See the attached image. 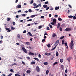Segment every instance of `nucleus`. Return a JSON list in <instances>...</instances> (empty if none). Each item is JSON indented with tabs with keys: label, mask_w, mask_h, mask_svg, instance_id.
<instances>
[{
	"label": "nucleus",
	"mask_w": 76,
	"mask_h": 76,
	"mask_svg": "<svg viewBox=\"0 0 76 76\" xmlns=\"http://www.w3.org/2000/svg\"><path fill=\"white\" fill-rule=\"evenodd\" d=\"M59 43V40H57L56 42H55L54 44L55 47L52 49V50H55L56 49V47L57 46L58 44Z\"/></svg>",
	"instance_id": "1"
},
{
	"label": "nucleus",
	"mask_w": 76,
	"mask_h": 76,
	"mask_svg": "<svg viewBox=\"0 0 76 76\" xmlns=\"http://www.w3.org/2000/svg\"><path fill=\"white\" fill-rule=\"evenodd\" d=\"M36 70L37 72H39V71H40V70L39 69V68L38 66H37L36 67Z\"/></svg>",
	"instance_id": "2"
},
{
	"label": "nucleus",
	"mask_w": 76,
	"mask_h": 76,
	"mask_svg": "<svg viewBox=\"0 0 76 76\" xmlns=\"http://www.w3.org/2000/svg\"><path fill=\"white\" fill-rule=\"evenodd\" d=\"M73 46L74 47V45L69 44V48L71 50H73Z\"/></svg>",
	"instance_id": "3"
},
{
	"label": "nucleus",
	"mask_w": 76,
	"mask_h": 76,
	"mask_svg": "<svg viewBox=\"0 0 76 76\" xmlns=\"http://www.w3.org/2000/svg\"><path fill=\"white\" fill-rule=\"evenodd\" d=\"M22 50H23L24 52H25V53H27V50H26V49L24 47L22 48Z\"/></svg>",
	"instance_id": "4"
},
{
	"label": "nucleus",
	"mask_w": 76,
	"mask_h": 76,
	"mask_svg": "<svg viewBox=\"0 0 76 76\" xmlns=\"http://www.w3.org/2000/svg\"><path fill=\"white\" fill-rule=\"evenodd\" d=\"M72 29L70 28H66L65 29V31H71Z\"/></svg>",
	"instance_id": "5"
},
{
	"label": "nucleus",
	"mask_w": 76,
	"mask_h": 76,
	"mask_svg": "<svg viewBox=\"0 0 76 76\" xmlns=\"http://www.w3.org/2000/svg\"><path fill=\"white\" fill-rule=\"evenodd\" d=\"M45 55L46 56H50L51 55V53H45Z\"/></svg>",
	"instance_id": "6"
},
{
	"label": "nucleus",
	"mask_w": 76,
	"mask_h": 76,
	"mask_svg": "<svg viewBox=\"0 0 76 76\" xmlns=\"http://www.w3.org/2000/svg\"><path fill=\"white\" fill-rule=\"evenodd\" d=\"M72 58V57H69V58H67V60L68 61L69 63L70 62V59Z\"/></svg>",
	"instance_id": "7"
},
{
	"label": "nucleus",
	"mask_w": 76,
	"mask_h": 76,
	"mask_svg": "<svg viewBox=\"0 0 76 76\" xmlns=\"http://www.w3.org/2000/svg\"><path fill=\"white\" fill-rule=\"evenodd\" d=\"M28 54H29V55H32V56H34V53L32 52L29 53Z\"/></svg>",
	"instance_id": "8"
},
{
	"label": "nucleus",
	"mask_w": 76,
	"mask_h": 76,
	"mask_svg": "<svg viewBox=\"0 0 76 76\" xmlns=\"http://www.w3.org/2000/svg\"><path fill=\"white\" fill-rule=\"evenodd\" d=\"M43 7L45 8V9H46V8L48 7V6L46 4H45L43 5Z\"/></svg>",
	"instance_id": "9"
},
{
	"label": "nucleus",
	"mask_w": 76,
	"mask_h": 76,
	"mask_svg": "<svg viewBox=\"0 0 76 76\" xmlns=\"http://www.w3.org/2000/svg\"><path fill=\"white\" fill-rule=\"evenodd\" d=\"M60 23H58L57 25V28L58 29L59 28V27L60 26Z\"/></svg>",
	"instance_id": "10"
},
{
	"label": "nucleus",
	"mask_w": 76,
	"mask_h": 76,
	"mask_svg": "<svg viewBox=\"0 0 76 76\" xmlns=\"http://www.w3.org/2000/svg\"><path fill=\"white\" fill-rule=\"evenodd\" d=\"M53 22H54L55 23H56V19L54 18L53 20Z\"/></svg>",
	"instance_id": "11"
},
{
	"label": "nucleus",
	"mask_w": 76,
	"mask_h": 76,
	"mask_svg": "<svg viewBox=\"0 0 76 76\" xmlns=\"http://www.w3.org/2000/svg\"><path fill=\"white\" fill-rule=\"evenodd\" d=\"M59 9H60V7H56L55 8V10H58Z\"/></svg>",
	"instance_id": "12"
},
{
	"label": "nucleus",
	"mask_w": 76,
	"mask_h": 76,
	"mask_svg": "<svg viewBox=\"0 0 76 76\" xmlns=\"http://www.w3.org/2000/svg\"><path fill=\"white\" fill-rule=\"evenodd\" d=\"M73 42H74V41L73 40L71 41V42L69 44L74 45L73 44Z\"/></svg>",
	"instance_id": "13"
},
{
	"label": "nucleus",
	"mask_w": 76,
	"mask_h": 76,
	"mask_svg": "<svg viewBox=\"0 0 76 76\" xmlns=\"http://www.w3.org/2000/svg\"><path fill=\"white\" fill-rule=\"evenodd\" d=\"M49 73V71L48 70H47L46 71V75H48Z\"/></svg>",
	"instance_id": "14"
},
{
	"label": "nucleus",
	"mask_w": 76,
	"mask_h": 76,
	"mask_svg": "<svg viewBox=\"0 0 76 76\" xmlns=\"http://www.w3.org/2000/svg\"><path fill=\"white\" fill-rule=\"evenodd\" d=\"M56 36V34L55 33L53 34L52 37H55Z\"/></svg>",
	"instance_id": "15"
},
{
	"label": "nucleus",
	"mask_w": 76,
	"mask_h": 76,
	"mask_svg": "<svg viewBox=\"0 0 76 76\" xmlns=\"http://www.w3.org/2000/svg\"><path fill=\"white\" fill-rule=\"evenodd\" d=\"M34 60H35L37 61H39V60L38 58H34Z\"/></svg>",
	"instance_id": "16"
},
{
	"label": "nucleus",
	"mask_w": 76,
	"mask_h": 76,
	"mask_svg": "<svg viewBox=\"0 0 76 76\" xmlns=\"http://www.w3.org/2000/svg\"><path fill=\"white\" fill-rule=\"evenodd\" d=\"M39 7V5H36V7H34L33 8L34 9H35V8H37V7Z\"/></svg>",
	"instance_id": "17"
},
{
	"label": "nucleus",
	"mask_w": 76,
	"mask_h": 76,
	"mask_svg": "<svg viewBox=\"0 0 76 76\" xmlns=\"http://www.w3.org/2000/svg\"><path fill=\"white\" fill-rule=\"evenodd\" d=\"M58 19L59 21L61 22L62 20V19L61 18H58Z\"/></svg>",
	"instance_id": "18"
},
{
	"label": "nucleus",
	"mask_w": 76,
	"mask_h": 76,
	"mask_svg": "<svg viewBox=\"0 0 76 76\" xmlns=\"http://www.w3.org/2000/svg\"><path fill=\"white\" fill-rule=\"evenodd\" d=\"M21 6H22L21 5H19L18 6V9H20V7H21Z\"/></svg>",
	"instance_id": "19"
},
{
	"label": "nucleus",
	"mask_w": 76,
	"mask_h": 76,
	"mask_svg": "<svg viewBox=\"0 0 76 76\" xmlns=\"http://www.w3.org/2000/svg\"><path fill=\"white\" fill-rule=\"evenodd\" d=\"M28 34L30 36H32V34H31V33L30 32H28Z\"/></svg>",
	"instance_id": "20"
},
{
	"label": "nucleus",
	"mask_w": 76,
	"mask_h": 76,
	"mask_svg": "<svg viewBox=\"0 0 76 76\" xmlns=\"http://www.w3.org/2000/svg\"><path fill=\"white\" fill-rule=\"evenodd\" d=\"M26 44L27 45H30V43L29 42H26Z\"/></svg>",
	"instance_id": "21"
},
{
	"label": "nucleus",
	"mask_w": 76,
	"mask_h": 76,
	"mask_svg": "<svg viewBox=\"0 0 76 76\" xmlns=\"http://www.w3.org/2000/svg\"><path fill=\"white\" fill-rule=\"evenodd\" d=\"M10 19H11V18H7V21H10Z\"/></svg>",
	"instance_id": "22"
},
{
	"label": "nucleus",
	"mask_w": 76,
	"mask_h": 76,
	"mask_svg": "<svg viewBox=\"0 0 76 76\" xmlns=\"http://www.w3.org/2000/svg\"><path fill=\"white\" fill-rule=\"evenodd\" d=\"M62 45H64V39L62 40Z\"/></svg>",
	"instance_id": "23"
},
{
	"label": "nucleus",
	"mask_w": 76,
	"mask_h": 76,
	"mask_svg": "<svg viewBox=\"0 0 76 76\" xmlns=\"http://www.w3.org/2000/svg\"><path fill=\"white\" fill-rule=\"evenodd\" d=\"M68 18H72L73 17V16L72 15H70V16H68Z\"/></svg>",
	"instance_id": "24"
},
{
	"label": "nucleus",
	"mask_w": 76,
	"mask_h": 76,
	"mask_svg": "<svg viewBox=\"0 0 76 76\" xmlns=\"http://www.w3.org/2000/svg\"><path fill=\"white\" fill-rule=\"evenodd\" d=\"M26 73H31V70H27L26 71Z\"/></svg>",
	"instance_id": "25"
},
{
	"label": "nucleus",
	"mask_w": 76,
	"mask_h": 76,
	"mask_svg": "<svg viewBox=\"0 0 76 76\" xmlns=\"http://www.w3.org/2000/svg\"><path fill=\"white\" fill-rule=\"evenodd\" d=\"M51 25H54V24H55L54 22H52V23H50Z\"/></svg>",
	"instance_id": "26"
},
{
	"label": "nucleus",
	"mask_w": 76,
	"mask_h": 76,
	"mask_svg": "<svg viewBox=\"0 0 76 76\" xmlns=\"http://www.w3.org/2000/svg\"><path fill=\"white\" fill-rule=\"evenodd\" d=\"M56 56L57 57H58V52H57L56 53Z\"/></svg>",
	"instance_id": "27"
},
{
	"label": "nucleus",
	"mask_w": 76,
	"mask_h": 76,
	"mask_svg": "<svg viewBox=\"0 0 76 76\" xmlns=\"http://www.w3.org/2000/svg\"><path fill=\"white\" fill-rule=\"evenodd\" d=\"M32 19H30L29 20H27V22H29L30 21H32Z\"/></svg>",
	"instance_id": "28"
},
{
	"label": "nucleus",
	"mask_w": 76,
	"mask_h": 76,
	"mask_svg": "<svg viewBox=\"0 0 76 76\" xmlns=\"http://www.w3.org/2000/svg\"><path fill=\"white\" fill-rule=\"evenodd\" d=\"M44 64V65H47L48 64V63L46 62H44L43 63Z\"/></svg>",
	"instance_id": "29"
},
{
	"label": "nucleus",
	"mask_w": 76,
	"mask_h": 76,
	"mask_svg": "<svg viewBox=\"0 0 76 76\" xmlns=\"http://www.w3.org/2000/svg\"><path fill=\"white\" fill-rule=\"evenodd\" d=\"M16 66V65H17V64H16V63H15L14 64H12V66Z\"/></svg>",
	"instance_id": "30"
},
{
	"label": "nucleus",
	"mask_w": 76,
	"mask_h": 76,
	"mask_svg": "<svg viewBox=\"0 0 76 76\" xmlns=\"http://www.w3.org/2000/svg\"><path fill=\"white\" fill-rule=\"evenodd\" d=\"M47 46L48 48H50L51 47V46L50 45V44H48L47 45Z\"/></svg>",
	"instance_id": "31"
},
{
	"label": "nucleus",
	"mask_w": 76,
	"mask_h": 76,
	"mask_svg": "<svg viewBox=\"0 0 76 76\" xmlns=\"http://www.w3.org/2000/svg\"><path fill=\"white\" fill-rule=\"evenodd\" d=\"M11 29L12 30H14V29H16V28H14V27H13V26H12Z\"/></svg>",
	"instance_id": "32"
},
{
	"label": "nucleus",
	"mask_w": 76,
	"mask_h": 76,
	"mask_svg": "<svg viewBox=\"0 0 76 76\" xmlns=\"http://www.w3.org/2000/svg\"><path fill=\"white\" fill-rule=\"evenodd\" d=\"M63 60L62 59H61L60 60V62L61 63H63Z\"/></svg>",
	"instance_id": "33"
},
{
	"label": "nucleus",
	"mask_w": 76,
	"mask_h": 76,
	"mask_svg": "<svg viewBox=\"0 0 76 76\" xmlns=\"http://www.w3.org/2000/svg\"><path fill=\"white\" fill-rule=\"evenodd\" d=\"M31 64H35V62L34 61H32L31 62Z\"/></svg>",
	"instance_id": "34"
},
{
	"label": "nucleus",
	"mask_w": 76,
	"mask_h": 76,
	"mask_svg": "<svg viewBox=\"0 0 76 76\" xmlns=\"http://www.w3.org/2000/svg\"><path fill=\"white\" fill-rule=\"evenodd\" d=\"M10 72H14V71H13V70L12 69H11L10 70Z\"/></svg>",
	"instance_id": "35"
},
{
	"label": "nucleus",
	"mask_w": 76,
	"mask_h": 76,
	"mask_svg": "<svg viewBox=\"0 0 76 76\" xmlns=\"http://www.w3.org/2000/svg\"><path fill=\"white\" fill-rule=\"evenodd\" d=\"M28 12H30V13H31V12H32V10H31V9H29L28 10Z\"/></svg>",
	"instance_id": "36"
},
{
	"label": "nucleus",
	"mask_w": 76,
	"mask_h": 76,
	"mask_svg": "<svg viewBox=\"0 0 76 76\" xmlns=\"http://www.w3.org/2000/svg\"><path fill=\"white\" fill-rule=\"evenodd\" d=\"M17 38H18V39L20 38V35L18 34V35L17 36Z\"/></svg>",
	"instance_id": "37"
},
{
	"label": "nucleus",
	"mask_w": 76,
	"mask_h": 76,
	"mask_svg": "<svg viewBox=\"0 0 76 76\" xmlns=\"http://www.w3.org/2000/svg\"><path fill=\"white\" fill-rule=\"evenodd\" d=\"M33 3H34V1L33 0H31L30 2V4H32Z\"/></svg>",
	"instance_id": "38"
},
{
	"label": "nucleus",
	"mask_w": 76,
	"mask_h": 76,
	"mask_svg": "<svg viewBox=\"0 0 76 76\" xmlns=\"http://www.w3.org/2000/svg\"><path fill=\"white\" fill-rule=\"evenodd\" d=\"M56 64H58V62H56L55 63H54L53 65H56Z\"/></svg>",
	"instance_id": "39"
},
{
	"label": "nucleus",
	"mask_w": 76,
	"mask_h": 76,
	"mask_svg": "<svg viewBox=\"0 0 76 76\" xmlns=\"http://www.w3.org/2000/svg\"><path fill=\"white\" fill-rule=\"evenodd\" d=\"M64 38V36H63L62 37H60V39H63V38Z\"/></svg>",
	"instance_id": "40"
},
{
	"label": "nucleus",
	"mask_w": 76,
	"mask_h": 76,
	"mask_svg": "<svg viewBox=\"0 0 76 76\" xmlns=\"http://www.w3.org/2000/svg\"><path fill=\"white\" fill-rule=\"evenodd\" d=\"M49 26L50 28H53V26L51 24H49Z\"/></svg>",
	"instance_id": "41"
},
{
	"label": "nucleus",
	"mask_w": 76,
	"mask_h": 76,
	"mask_svg": "<svg viewBox=\"0 0 76 76\" xmlns=\"http://www.w3.org/2000/svg\"><path fill=\"white\" fill-rule=\"evenodd\" d=\"M59 30L60 31H63V28H61V27H60V28Z\"/></svg>",
	"instance_id": "42"
},
{
	"label": "nucleus",
	"mask_w": 76,
	"mask_h": 76,
	"mask_svg": "<svg viewBox=\"0 0 76 76\" xmlns=\"http://www.w3.org/2000/svg\"><path fill=\"white\" fill-rule=\"evenodd\" d=\"M5 29L7 30V31H8L9 29H10V28H5Z\"/></svg>",
	"instance_id": "43"
},
{
	"label": "nucleus",
	"mask_w": 76,
	"mask_h": 76,
	"mask_svg": "<svg viewBox=\"0 0 76 76\" xmlns=\"http://www.w3.org/2000/svg\"><path fill=\"white\" fill-rule=\"evenodd\" d=\"M30 17H32V18H34V15H31V17H30Z\"/></svg>",
	"instance_id": "44"
},
{
	"label": "nucleus",
	"mask_w": 76,
	"mask_h": 76,
	"mask_svg": "<svg viewBox=\"0 0 76 76\" xmlns=\"http://www.w3.org/2000/svg\"><path fill=\"white\" fill-rule=\"evenodd\" d=\"M38 56V57H39L40 58H41V55H40V54H39Z\"/></svg>",
	"instance_id": "45"
},
{
	"label": "nucleus",
	"mask_w": 76,
	"mask_h": 76,
	"mask_svg": "<svg viewBox=\"0 0 76 76\" xmlns=\"http://www.w3.org/2000/svg\"><path fill=\"white\" fill-rule=\"evenodd\" d=\"M45 39H43L42 40V42H45Z\"/></svg>",
	"instance_id": "46"
},
{
	"label": "nucleus",
	"mask_w": 76,
	"mask_h": 76,
	"mask_svg": "<svg viewBox=\"0 0 76 76\" xmlns=\"http://www.w3.org/2000/svg\"><path fill=\"white\" fill-rule=\"evenodd\" d=\"M48 1H47L46 2H45V4H48Z\"/></svg>",
	"instance_id": "47"
},
{
	"label": "nucleus",
	"mask_w": 76,
	"mask_h": 76,
	"mask_svg": "<svg viewBox=\"0 0 76 76\" xmlns=\"http://www.w3.org/2000/svg\"><path fill=\"white\" fill-rule=\"evenodd\" d=\"M33 6H37V4H35V3H34L33 4Z\"/></svg>",
	"instance_id": "48"
},
{
	"label": "nucleus",
	"mask_w": 76,
	"mask_h": 76,
	"mask_svg": "<svg viewBox=\"0 0 76 76\" xmlns=\"http://www.w3.org/2000/svg\"><path fill=\"white\" fill-rule=\"evenodd\" d=\"M49 9H50V7H48L45 10H48Z\"/></svg>",
	"instance_id": "49"
},
{
	"label": "nucleus",
	"mask_w": 76,
	"mask_h": 76,
	"mask_svg": "<svg viewBox=\"0 0 76 76\" xmlns=\"http://www.w3.org/2000/svg\"><path fill=\"white\" fill-rule=\"evenodd\" d=\"M73 19H76V17L75 16H74L73 17Z\"/></svg>",
	"instance_id": "50"
},
{
	"label": "nucleus",
	"mask_w": 76,
	"mask_h": 76,
	"mask_svg": "<svg viewBox=\"0 0 76 76\" xmlns=\"http://www.w3.org/2000/svg\"><path fill=\"white\" fill-rule=\"evenodd\" d=\"M64 44H65V46L66 47L67 46V42H66V43H65Z\"/></svg>",
	"instance_id": "51"
},
{
	"label": "nucleus",
	"mask_w": 76,
	"mask_h": 76,
	"mask_svg": "<svg viewBox=\"0 0 76 76\" xmlns=\"http://www.w3.org/2000/svg\"><path fill=\"white\" fill-rule=\"evenodd\" d=\"M26 32V30H24L23 31V34H25V33Z\"/></svg>",
	"instance_id": "52"
},
{
	"label": "nucleus",
	"mask_w": 76,
	"mask_h": 76,
	"mask_svg": "<svg viewBox=\"0 0 76 76\" xmlns=\"http://www.w3.org/2000/svg\"><path fill=\"white\" fill-rule=\"evenodd\" d=\"M45 35H48V34H47V33H45L44 34V36H45Z\"/></svg>",
	"instance_id": "53"
},
{
	"label": "nucleus",
	"mask_w": 76,
	"mask_h": 76,
	"mask_svg": "<svg viewBox=\"0 0 76 76\" xmlns=\"http://www.w3.org/2000/svg\"><path fill=\"white\" fill-rule=\"evenodd\" d=\"M41 28H42V26H39V29H41Z\"/></svg>",
	"instance_id": "54"
},
{
	"label": "nucleus",
	"mask_w": 76,
	"mask_h": 76,
	"mask_svg": "<svg viewBox=\"0 0 76 76\" xmlns=\"http://www.w3.org/2000/svg\"><path fill=\"white\" fill-rule=\"evenodd\" d=\"M12 24L13 25H16V23L15 22H13L12 23Z\"/></svg>",
	"instance_id": "55"
},
{
	"label": "nucleus",
	"mask_w": 76,
	"mask_h": 76,
	"mask_svg": "<svg viewBox=\"0 0 76 76\" xmlns=\"http://www.w3.org/2000/svg\"><path fill=\"white\" fill-rule=\"evenodd\" d=\"M22 16H25V14H22Z\"/></svg>",
	"instance_id": "56"
},
{
	"label": "nucleus",
	"mask_w": 76,
	"mask_h": 76,
	"mask_svg": "<svg viewBox=\"0 0 76 76\" xmlns=\"http://www.w3.org/2000/svg\"><path fill=\"white\" fill-rule=\"evenodd\" d=\"M44 18V16H42L41 17V19H43Z\"/></svg>",
	"instance_id": "57"
},
{
	"label": "nucleus",
	"mask_w": 76,
	"mask_h": 76,
	"mask_svg": "<svg viewBox=\"0 0 76 76\" xmlns=\"http://www.w3.org/2000/svg\"><path fill=\"white\" fill-rule=\"evenodd\" d=\"M38 15V14H36V15H34V16L35 17V16H37Z\"/></svg>",
	"instance_id": "58"
},
{
	"label": "nucleus",
	"mask_w": 76,
	"mask_h": 76,
	"mask_svg": "<svg viewBox=\"0 0 76 76\" xmlns=\"http://www.w3.org/2000/svg\"><path fill=\"white\" fill-rule=\"evenodd\" d=\"M11 30H10L9 29V30H8V31H7V32H11Z\"/></svg>",
	"instance_id": "59"
},
{
	"label": "nucleus",
	"mask_w": 76,
	"mask_h": 76,
	"mask_svg": "<svg viewBox=\"0 0 76 76\" xmlns=\"http://www.w3.org/2000/svg\"><path fill=\"white\" fill-rule=\"evenodd\" d=\"M22 12V10H20L18 11V13H20V12Z\"/></svg>",
	"instance_id": "60"
},
{
	"label": "nucleus",
	"mask_w": 76,
	"mask_h": 76,
	"mask_svg": "<svg viewBox=\"0 0 76 76\" xmlns=\"http://www.w3.org/2000/svg\"><path fill=\"white\" fill-rule=\"evenodd\" d=\"M39 7H41V4H39Z\"/></svg>",
	"instance_id": "61"
},
{
	"label": "nucleus",
	"mask_w": 76,
	"mask_h": 76,
	"mask_svg": "<svg viewBox=\"0 0 76 76\" xmlns=\"http://www.w3.org/2000/svg\"><path fill=\"white\" fill-rule=\"evenodd\" d=\"M44 39H46V38H47V36H44Z\"/></svg>",
	"instance_id": "62"
},
{
	"label": "nucleus",
	"mask_w": 76,
	"mask_h": 76,
	"mask_svg": "<svg viewBox=\"0 0 76 76\" xmlns=\"http://www.w3.org/2000/svg\"><path fill=\"white\" fill-rule=\"evenodd\" d=\"M65 72V73H67V69H66Z\"/></svg>",
	"instance_id": "63"
},
{
	"label": "nucleus",
	"mask_w": 76,
	"mask_h": 76,
	"mask_svg": "<svg viewBox=\"0 0 76 76\" xmlns=\"http://www.w3.org/2000/svg\"><path fill=\"white\" fill-rule=\"evenodd\" d=\"M49 76H52V75L51 74V73H50L49 74Z\"/></svg>",
	"instance_id": "64"
}]
</instances>
